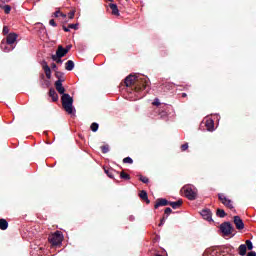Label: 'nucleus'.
I'll return each instance as SVG.
<instances>
[{
	"mask_svg": "<svg viewBox=\"0 0 256 256\" xmlns=\"http://www.w3.org/2000/svg\"><path fill=\"white\" fill-rule=\"evenodd\" d=\"M247 256H256V252L255 251H251L247 254Z\"/></svg>",
	"mask_w": 256,
	"mask_h": 256,
	"instance_id": "42",
	"label": "nucleus"
},
{
	"mask_svg": "<svg viewBox=\"0 0 256 256\" xmlns=\"http://www.w3.org/2000/svg\"><path fill=\"white\" fill-rule=\"evenodd\" d=\"M102 153H109V145H104L101 147Z\"/></svg>",
	"mask_w": 256,
	"mask_h": 256,
	"instance_id": "30",
	"label": "nucleus"
},
{
	"mask_svg": "<svg viewBox=\"0 0 256 256\" xmlns=\"http://www.w3.org/2000/svg\"><path fill=\"white\" fill-rule=\"evenodd\" d=\"M48 241L51 245L57 246L63 243V233L61 231H56L48 237Z\"/></svg>",
	"mask_w": 256,
	"mask_h": 256,
	"instance_id": "4",
	"label": "nucleus"
},
{
	"mask_svg": "<svg viewBox=\"0 0 256 256\" xmlns=\"http://www.w3.org/2000/svg\"><path fill=\"white\" fill-rule=\"evenodd\" d=\"M55 87L58 93L62 95V107L64 108V111L68 113V115H75V108L73 107V97L69 94H65V87H63V80L58 79L55 82Z\"/></svg>",
	"mask_w": 256,
	"mask_h": 256,
	"instance_id": "1",
	"label": "nucleus"
},
{
	"mask_svg": "<svg viewBox=\"0 0 256 256\" xmlns=\"http://www.w3.org/2000/svg\"><path fill=\"white\" fill-rule=\"evenodd\" d=\"M67 54V50H65V48H63V46L59 45L58 49L56 51V54H54L57 57H65Z\"/></svg>",
	"mask_w": 256,
	"mask_h": 256,
	"instance_id": "14",
	"label": "nucleus"
},
{
	"mask_svg": "<svg viewBox=\"0 0 256 256\" xmlns=\"http://www.w3.org/2000/svg\"><path fill=\"white\" fill-rule=\"evenodd\" d=\"M165 221H167V217H163L159 223V227L165 225Z\"/></svg>",
	"mask_w": 256,
	"mask_h": 256,
	"instance_id": "37",
	"label": "nucleus"
},
{
	"mask_svg": "<svg viewBox=\"0 0 256 256\" xmlns=\"http://www.w3.org/2000/svg\"><path fill=\"white\" fill-rule=\"evenodd\" d=\"M182 151H187L189 149V144L185 143L181 146Z\"/></svg>",
	"mask_w": 256,
	"mask_h": 256,
	"instance_id": "36",
	"label": "nucleus"
},
{
	"mask_svg": "<svg viewBox=\"0 0 256 256\" xmlns=\"http://www.w3.org/2000/svg\"><path fill=\"white\" fill-rule=\"evenodd\" d=\"M17 37H19L17 35V33H9L6 37V42L8 45L14 46L15 45V41H17Z\"/></svg>",
	"mask_w": 256,
	"mask_h": 256,
	"instance_id": "8",
	"label": "nucleus"
},
{
	"mask_svg": "<svg viewBox=\"0 0 256 256\" xmlns=\"http://www.w3.org/2000/svg\"><path fill=\"white\" fill-rule=\"evenodd\" d=\"M140 181H142V183H149V178L145 176H140Z\"/></svg>",
	"mask_w": 256,
	"mask_h": 256,
	"instance_id": "34",
	"label": "nucleus"
},
{
	"mask_svg": "<svg viewBox=\"0 0 256 256\" xmlns=\"http://www.w3.org/2000/svg\"><path fill=\"white\" fill-rule=\"evenodd\" d=\"M129 219H130V221H135V217L134 216H130Z\"/></svg>",
	"mask_w": 256,
	"mask_h": 256,
	"instance_id": "44",
	"label": "nucleus"
},
{
	"mask_svg": "<svg viewBox=\"0 0 256 256\" xmlns=\"http://www.w3.org/2000/svg\"><path fill=\"white\" fill-rule=\"evenodd\" d=\"M123 163H129L131 165L133 163V159L131 157H126L123 159Z\"/></svg>",
	"mask_w": 256,
	"mask_h": 256,
	"instance_id": "31",
	"label": "nucleus"
},
{
	"mask_svg": "<svg viewBox=\"0 0 256 256\" xmlns=\"http://www.w3.org/2000/svg\"><path fill=\"white\" fill-rule=\"evenodd\" d=\"M70 29H71V28H69V26H68V27L63 26V30L65 31V33H69Z\"/></svg>",
	"mask_w": 256,
	"mask_h": 256,
	"instance_id": "41",
	"label": "nucleus"
},
{
	"mask_svg": "<svg viewBox=\"0 0 256 256\" xmlns=\"http://www.w3.org/2000/svg\"><path fill=\"white\" fill-rule=\"evenodd\" d=\"M105 173H106V175H107L110 179H113V177H114V174H113V173H115V171H114L113 169H110V170H105Z\"/></svg>",
	"mask_w": 256,
	"mask_h": 256,
	"instance_id": "24",
	"label": "nucleus"
},
{
	"mask_svg": "<svg viewBox=\"0 0 256 256\" xmlns=\"http://www.w3.org/2000/svg\"><path fill=\"white\" fill-rule=\"evenodd\" d=\"M66 71H73L75 69V62L73 60H68L65 64Z\"/></svg>",
	"mask_w": 256,
	"mask_h": 256,
	"instance_id": "16",
	"label": "nucleus"
},
{
	"mask_svg": "<svg viewBox=\"0 0 256 256\" xmlns=\"http://www.w3.org/2000/svg\"><path fill=\"white\" fill-rule=\"evenodd\" d=\"M139 197L142 198L143 201H146L147 204L151 203V201H149V198L147 196V192L145 190H142L140 192Z\"/></svg>",
	"mask_w": 256,
	"mask_h": 256,
	"instance_id": "19",
	"label": "nucleus"
},
{
	"mask_svg": "<svg viewBox=\"0 0 256 256\" xmlns=\"http://www.w3.org/2000/svg\"><path fill=\"white\" fill-rule=\"evenodd\" d=\"M205 126L207 131H215V122L212 119H207Z\"/></svg>",
	"mask_w": 256,
	"mask_h": 256,
	"instance_id": "13",
	"label": "nucleus"
},
{
	"mask_svg": "<svg viewBox=\"0 0 256 256\" xmlns=\"http://www.w3.org/2000/svg\"><path fill=\"white\" fill-rule=\"evenodd\" d=\"M216 214H217L218 217H221V218H223V217H225V215H227L225 213V210H223V209H218Z\"/></svg>",
	"mask_w": 256,
	"mask_h": 256,
	"instance_id": "25",
	"label": "nucleus"
},
{
	"mask_svg": "<svg viewBox=\"0 0 256 256\" xmlns=\"http://www.w3.org/2000/svg\"><path fill=\"white\" fill-rule=\"evenodd\" d=\"M126 87L135 86V89H140V91H145L149 87V80L147 78L139 79L137 75L130 74L125 78L124 81Z\"/></svg>",
	"mask_w": 256,
	"mask_h": 256,
	"instance_id": "2",
	"label": "nucleus"
},
{
	"mask_svg": "<svg viewBox=\"0 0 256 256\" xmlns=\"http://www.w3.org/2000/svg\"><path fill=\"white\" fill-rule=\"evenodd\" d=\"M2 4H3V2L0 1V7H1Z\"/></svg>",
	"mask_w": 256,
	"mask_h": 256,
	"instance_id": "47",
	"label": "nucleus"
},
{
	"mask_svg": "<svg viewBox=\"0 0 256 256\" xmlns=\"http://www.w3.org/2000/svg\"><path fill=\"white\" fill-rule=\"evenodd\" d=\"M49 24L52 26V27H56L57 26V23H55V20L54 19H51L49 21Z\"/></svg>",
	"mask_w": 256,
	"mask_h": 256,
	"instance_id": "38",
	"label": "nucleus"
},
{
	"mask_svg": "<svg viewBox=\"0 0 256 256\" xmlns=\"http://www.w3.org/2000/svg\"><path fill=\"white\" fill-rule=\"evenodd\" d=\"M218 199H220L221 203L225 205V207H228V209H233V201L227 198L225 194L223 193L218 194Z\"/></svg>",
	"mask_w": 256,
	"mask_h": 256,
	"instance_id": "6",
	"label": "nucleus"
},
{
	"mask_svg": "<svg viewBox=\"0 0 256 256\" xmlns=\"http://www.w3.org/2000/svg\"><path fill=\"white\" fill-rule=\"evenodd\" d=\"M64 50H67V53H69V51H71V45H67L66 48H64Z\"/></svg>",
	"mask_w": 256,
	"mask_h": 256,
	"instance_id": "43",
	"label": "nucleus"
},
{
	"mask_svg": "<svg viewBox=\"0 0 256 256\" xmlns=\"http://www.w3.org/2000/svg\"><path fill=\"white\" fill-rule=\"evenodd\" d=\"M153 105H156L157 107L158 105H161V102H159L158 98L154 99Z\"/></svg>",
	"mask_w": 256,
	"mask_h": 256,
	"instance_id": "39",
	"label": "nucleus"
},
{
	"mask_svg": "<svg viewBox=\"0 0 256 256\" xmlns=\"http://www.w3.org/2000/svg\"><path fill=\"white\" fill-rule=\"evenodd\" d=\"M2 33H3V35H9V27L4 26Z\"/></svg>",
	"mask_w": 256,
	"mask_h": 256,
	"instance_id": "33",
	"label": "nucleus"
},
{
	"mask_svg": "<svg viewBox=\"0 0 256 256\" xmlns=\"http://www.w3.org/2000/svg\"><path fill=\"white\" fill-rule=\"evenodd\" d=\"M54 17H63V18H65V17H67V15L61 13V11L58 10V11L54 12Z\"/></svg>",
	"mask_w": 256,
	"mask_h": 256,
	"instance_id": "28",
	"label": "nucleus"
},
{
	"mask_svg": "<svg viewBox=\"0 0 256 256\" xmlns=\"http://www.w3.org/2000/svg\"><path fill=\"white\" fill-rule=\"evenodd\" d=\"M42 69H43L47 79H51V68L47 64V61H42Z\"/></svg>",
	"mask_w": 256,
	"mask_h": 256,
	"instance_id": "10",
	"label": "nucleus"
},
{
	"mask_svg": "<svg viewBox=\"0 0 256 256\" xmlns=\"http://www.w3.org/2000/svg\"><path fill=\"white\" fill-rule=\"evenodd\" d=\"M68 17L70 18V19H73L74 17H75V12H69L68 13Z\"/></svg>",
	"mask_w": 256,
	"mask_h": 256,
	"instance_id": "40",
	"label": "nucleus"
},
{
	"mask_svg": "<svg viewBox=\"0 0 256 256\" xmlns=\"http://www.w3.org/2000/svg\"><path fill=\"white\" fill-rule=\"evenodd\" d=\"M0 7H1V9H3V11L6 13V15H9V13H11V6L5 5L2 2V5Z\"/></svg>",
	"mask_w": 256,
	"mask_h": 256,
	"instance_id": "22",
	"label": "nucleus"
},
{
	"mask_svg": "<svg viewBox=\"0 0 256 256\" xmlns=\"http://www.w3.org/2000/svg\"><path fill=\"white\" fill-rule=\"evenodd\" d=\"M238 251H239V255L241 256L247 255V245L241 244L238 248Z\"/></svg>",
	"mask_w": 256,
	"mask_h": 256,
	"instance_id": "17",
	"label": "nucleus"
},
{
	"mask_svg": "<svg viewBox=\"0 0 256 256\" xmlns=\"http://www.w3.org/2000/svg\"><path fill=\"white\" fill-rule=\"evenodd\" d=\"M69 29H79V24H69Z\"/></svg>",
	"mask_w": 256,
	"mask_h": 256,
	"instance_id": "35",
	"label": "nucleus"
},
{
	"mask_svg": "<svg viewBox=\"0 0 256 256\" xmlns=\"http://www.w3.org/2000/svg\"><path fill=\"white\" fill-rule=\"evenodd\" d=\"M0 49H2L4 51V53H9V52L13 51V49H15V46H11V44H8L7 41L2 40V42L0 44Z\"/></svg>",
	"mask_w": 256,
	"mask_h": 256,
	"instance_id": "7",
	"label": "nucleus"
},
{
	"mask_svg": "<svg viewBox=\"0 0 256 256\" xmlns=\"http://www.w3.org/2000/svg\"><path fill=\"white\" fill-rule=\"evenodd\" d=\"M172 211H173V210H172L170 207H168V208H166V209L164 210V213H165V215H166V219H167V217H169V215H171Z\"/></svg>",
	"mask_w": 256,
	"mask_h": 256,
	"instance_id": "29",
	"label": "nucleus"
},
{
	"mask_svg": "<svg viewBox=\"0 0 256 256\" xmlns=\"http://www.w3.org/2000/svg\"><path fill=\"white\" fill-rule=\"evenodd\" d=\"M182 189L187 199H189L190 201H195V199H197V188H195V186L186 185Z\"/></svg>",
	"mask_w": 256,
	"mask_h": 256,
	"instance_id": "3",
	"label": "nucleus"
},
{
	"mask_svg": "<svg viewBox=\"0 0 256 256\" xmlns=\"http://www.w3.org/2000/svg\"><path fill=\"white\" fill-rule=\"evenodd\" d=\"M168 205H171L172 209H179V207L183 205V201L178 200L176 202H168Z\"/></svg>",
	"mask_w": 256,
	"mask_h": 256,
	"instance_id": "18",
	"label": "nucleus"
},
{
	"mask_svg": "<svg viewBox=\"0 0 256 256\" xmlns=\"http://www.w3.org/2000/svg\"><path fill=\"white\" fill-rule=\"evenodd\" d=\"M53 69H55L57 67V65L55 63L52 64Z\"/></svg>",
	"mask_w": 256,
	"mask_h": 256,
	"instance_id": "45",
	"label": "nucleus"
},
{
	"mask_svg": "<svg viewBox=\"0 0 256 256\" xmlns=\"http://www.w3.org/2000/svg\"><path fill=\"white\" fill-rule=\"evenodd\" d=\"M234 225H236V229H238L239 231L245 229V224L239 216H234Z\"/></svg>",
	"mask_w": 256,
	"mask_h": 256,
	"instance_id": "9",
	"label": "nucleus"
},
{
	"mask_svg": "<svg viewBox=\"0 0 256 256\" xmlns=\"http://www.w3.org/2000/svg\"><path fill=\"white\" fill-rule=\"evenodd\" d=\"M49 96L52 98V101H57L59 99V96L57 95L55 89H50Z\"/></svg>",
	"mask_w": 256,
	"mask_h": 256,
	"instance_id": "21",
	"label": "nucleus"
},
{
	"mask_svg": "<svg viewBox=\"0 0 256 256\" xmlns=\"http://www.w3.org/2000/svg\"><path fill=\"white\" fill-rule=\"evenodd\" d=\"M120 177L121 179H130L129 174H126L125 172H121Z\"/></svg>",
	"mask_w": 256,
	"mask_h": 256,
	"instance_id": "32",
	"label": "nucleus"
},
{
	"mask_svg": "<svg viewBox=\"0 0 256 256\" xmlns=\"http://www.w3.org/2000/svg\"><path fill=\"white\" fill-rule=\"evenodd\" d=\"M52 60L55 61L56 63H63L62 57H57L54 54L51 56Z\"/></svg>",
	"mask_w": 256,
	"mask_h": 256,
	"instance_id": "27",
	"label": "nucleus"
},
{
	"mask_svg": "<svg viewBox=\"0 0 256 256\" xmlns=\"http://www.w3.org/2000/svg\"><path fill=\"white\" fill-rule=\"evenodd\" d=\"M246 247L248 249V251H252L253 250V242H251V240H246Z\"/></svg>",
	"mask_w": 256,
	"mask_h": 256,
	"instance_id": "26",
	"label": "nucleus"
},
{
	"mask_svg": "<svg viewBox=\"0 0 256 256\" xmlns=\"http://www.w3.org/2000/svg\"><path fill=\"white\" fill-rule=\"evenodd\" d=\"M7 227H9V223L5 219H0V229L2 231H6Z\"/></svg>",
	"mask_w": 256,
	"mask_h": 256,
	"instance_id": "20",
	"label": "nucleus"
},
{
	"mask_svg": "<svg viewBox=\"0 0 256 256\" xmlns=\"http://www.w3.org/2000/svg\"><path fill=\"white\" fill-rule=\"evenodd\" d=\"M90 129L91 131H93V133H97V131L99 130V124L96 122L92 123Z\"/></svg>",
	"mask_w": 256,
	"mask_h": 256,
	"instance_id": "23",
	"label": "nucleus"
},
{
	"mask_svg": "<svg viewBox=\"0 0 256 256\" xmlns=\"http://www.w3.org/2000/svg\"><path fill=\"white\" fill-rule=\"evenodd\" d=\"M220 231L225 237H229V235L233 234V226L230 222H224L220 225Z\"/></svg>",
	"mask_w": 256,
	"mask_h": 256,
	"instance_id": "5",
	"label": "nucleus"
},
{
	"mask_svg": "<svg viewBox=\"0 0 256 256\" xmlns=\"http://www.w3.org/2000/svg\"><path fill=\"white\" fill-rule=\"evenodd\" d=\"M109 7L112 11V15H115L116 17H119V8L117 7V4L110 3Z\"/></svg>",
	"mask_w": 256,
	"mask_h": 256,
	"instance_id": "15",
	"label": "nucleus"
},
{
	"mask_svg": "<svg viewBox=\"0 0 256 256\" xmlns=\"http://www.w3.org/2000/svg\"><path fill=\"white\" fill-rule=\"evenodd\" d=\"M182 97H187V93H182Z\"/></svg>",
	"mask_w": 256,
	"mask_h": 256,
	"instance_id": "46",
	"label": "nucleus"
},
{
	"mask_svg": "<svg viewBox=\"0 0 256 256\" xmlns=\"http://www.w3.org/2000/svg\"><path fill=\"white\" fill-rule=\"evenodd\" d=\"M108 1H111V2H113V0H108Z\"/></svg>",
	"mask_w": 256,
	"mask_h": 256,
	"instance_id": "48",
	"label": "nucleus"
},
{
	"mask_svg": "<svg viewBox=\"0 0 256 256\" xmlns=\"http://www.w3.org/2000/svg\"><path fill=\"white\" fill-rule=\"evenodd\" d=\"M201 216L203 217V219H205L206 221H213L212 218V213L211 210L209 209H204L201 211Z\"/></svg>",
	"mask_w": 256,
	"mask_h": 256,
	"instance_id": "11",
	"label": "nucleus"
},
{
	"mask_svg": "<svg viewBox=\"0 0 256 256\" xmlns=\"http://www.w3.org/2000/svg\"><path fill=\"white\" fill-rule=\"evenodd\" d=\"M166 205H169V201L167 199L160 198L157 200L154 208L159 209V207H166Z\"/></svg>",
	"mask_w": 256,
	"mask_h": 256,
	"instance_id": "12",
	"label": "nucleus"
}]
</instances>
